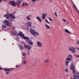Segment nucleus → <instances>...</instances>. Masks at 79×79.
Masks as SVG:
<instances>
[{"label": "nucleus", "instance_id": "1", "mask_svg": "<svg viewBox=\"0 0 79 79\" xmlns=\"http://www.w3.org/2000/svg\"><path fill=\"white\" fill-rule=\"evenodd\" d=\"M30 33H31V35L34 36V37H37V35H40L39 33L37 32L34 29L30 28Z\"/></svg>", "mask_w": 79, "mask_h": 79}, {"label": "nucleus", "instance_id": "2", "mask_svg": "<svg viewBox=\"0 0 79 79\" xmlns=\"http://www.w3.org/2000/svg\"><path fill=\"white\" fill-rule=\"evenodd\" d=\"M10 16L13 19H15V18H16V17L12 14H9V15L8 14H6L4 15V17H6L7 19L9 18H10Z\"/></svg>", "mask_w": 79, "mask_h": 79}, {"label": "nucleus", "instance_id": "3", "mask_svg": "<svg viewBox=\"0 0 79 79\" xmlns=\"http://www.w3.org/2000/svg\"><path fill=\"white\" fill-rule=\"evenodd\" d=\"M24 47L25 48H27L28 50H31L32 49V46L30 45H24Z\"/></svg>", "mask_w": 79, "mask_h": 79}, {"label": "nucleus", "instance_id": "4", "mask_svg": "<svg viewBox=\"0 0 79 79\" xmlns=\"http://www.w3.org/2000/svg\"><path fill=\"white\" fill-rule=\"evenodd\" d=\"M73 60V56L69 54L68 56V58H66L65 59L66 61H71Z\"/></svg>", "mask_w": 79, "mask_h": 79}, {"label": "nucleus", "instance_id": "5", "mask_svg": "<svg viewBox=\"0 0 79 79\" xmlns=\"http://www.w3.org/2000/svg\"><path fill=\"white\" fill-rule=\"evenodd\" d=\"M69 50L71 51L73 53L76 52V48L74 47H72L69 48Z\"/></svg>", "mask_w": 79, "mask_h": 79}, {"label": "nucleus", "instance_id": "6", "mask_svg": "<svg viewBox=\"0 0 79 79\" xmlns=\"http://www.w3.org/2000/svg\"><path fill=\"white\" fill-rule=\"evenodd\" d=\"M37 46L39 47H42V43L40 41H37L36 42Z\"/></svg>", "mask_w": 79, "mask_h": 79}, {"label": "nucleus", "instance_id": "7", "mask_svg": "<svg viewBox=\"0 0 79 79\" xmlns=\"http://www.w3.org/2000/svg\"><path fill=\"white\" fill-rule=\"evenodd\" d=\"M4 24H5V25H7V26L11 25V23H9V21L7 20H5L4 21Z\"/></svg>", "mask_w": 79, "mask_h": 79}, {"label": "nucleus", "instance_id": "8", "mask_svg": "<svg viewBox=\"0 0 79 79\" xmlns=\"http://www.w3.org/2000/svg\"><path fill=\"white\" fill-rule=\"evenodd\" d=\"M26 42H28L29 44V45H31L32 46V45H33L32 41L31 40H30V39L28 40H26Z\"/></svg>", "mask_w": 79, "mask_h": 79}, {"label": "nucleus", "instance_id": "9", "mask_svg": "<svg viewBox=\"0 0 79 79\" xmlns=\"http://www.w3.org/2000/svg\"><path fill=\"white\" fill-rule=\"evenodd\" d=\"M10 4L13 6H16V3L14 1H11L10 2Z\"/></svg>", "mask_w": 79, "mask_h": 79}, {"label": "nucleus", "instance_id": "10", "mask_svg": "<svg viewBox=\"0 0 79 79\" xmlns=\"http://www.w3.org/2000/svg\"><path fill=\"white\" fill-rule=\"evenodd\" d=\"M36 18L37 20H38L40 23H42V19H41L40 18V17L37 16L36 17Z\"/></svg>", "mask_w": 79, "mask_h": 79}, {"label": "nucleus", "instance_id": "11", "mask_svg": "<svg viewBox=\"0 0 79 79\" xmlns=\"http://www.w3.org/2000/svg\"><path fill=\"white\" fill-rule=\"evenodd\" d=\"M26 24L27 26H28L30 27H32V22H30L27 23Z\"/></svg>", "mask_w": 79, "mask_h": 79}, {"label": "nucleus", "instance_id": "12", "mask_svg": "<svg viewBox=\"0 0 79 79\" xmlns=\"http://www.w3.org/2000/svg\"><path fill=\"white\" fill-rule=\"evenodd\" d=\"M32 16V15H27L26 17V19L27 20H28V21L31 20V17Z\"/></svg>", "mask_w": 79, "mask_h": 79}, {"label": "nucleus", "instance_id": "13", "mask_svg": "<svg viewBox=\"0 0 79 79\" xmlns=\"http://www.w3.org/2000/svg\"><path fill=\"white\" fill-rule=\"evenodd\" d=\"M29 4L26 2H23L22 5V6H28Z\"/></svg>", "mask_w": 79, "mask_h": 79}, {"label": "nucleus", "instance_id": "14", "mask_svg": "<svg viewBox=\"0 0 79 79\" xmlns=\"http://www.w3.org/2000/svg\"><path fill=\"white\" fill-rule=\"evenodd\" d=\"M20 35V37H23L24 35L21 32H20L17 35Z\"/></svg>", "mask_w": 79, "mask_h": 79}, {"label": "nucleus", "instance_id": "15", "mask_svg": "<svg viewBox=\"0 0 79 79\" xmlns=\"http://www.w3.org/2000/svg\"><path fill=\"white\" fill-rule=\"evenodd\" d=\"M72 2L73 3V6L74 8L75 9V10H77V7H76V5H75V4H74V2H73V1H72V0H71Z\"/></svg>", "mask_w": 79, "mask_h": 79}, {"label": "nucleus", "instance_id": "16", "mask_svg": "<svg viewBox=\"0 0 79 79\" xmlns=\"http://www.w3.org/2000/svg\"><path fill=\"white\" fill-rule=\"evenodd\" d=\"M45 26L47 29H50V26H49L47 24H45Z\"/></svg>", "mask_w": 79, "mask_h": 79}, {"label": "nucleus", "instance_id": "17", "mask_svg": "<svg viewBox=\"0 0 79 79\" xmlns=\"http://www.w3.org/2000/svg\"><path fill=\"white\" fill-rule=\"evenodd\" d=\"M68 61V60L66 61L65 63V66L66 67H68V64H69V62Z\"/></svg>", "mask_w": 79, "mask_h": 79}, {"label": "nucleus", "instance_id": "18", "mask_svg": "<svg viewBox=\"0 0 79 79\" xmlns=\"http://www.w3.org/2000/svg\"><path fill=\"white\" fill-rule=\"evenodd\" d=\"M23 38L25 40H28L30 39L29 38V37L25 36L24 35L23 36Z\"/></svg>", "mask_w": 79, "mask_h": 79}, {"label": "nucleus", "instance_id": "19", "mask_svg": "<svg viewBox=\"0 0 79 79\" xmlns=\"http://www.w3.org/2000/svg\"><path fill=\"white\" fill-rule=\"evenodd\" d=\"M64 31L66 32V33H67V34H70V31L67 29H65Z\"/></svg>", "mask_w": 79, "mask_h": 79}, {"label": "nucleus", "instance_id": "20", "mask_svg": "<svg viewBox=\"0 0 79 79\" xmlns=\"http://www.w3.org/2000/svg\"><path fill=\"white\" fill-rule=\"evenodd\" d=\"M70 69L72 70H74V69H75V67H74V66L73 65H71L70 66Z\"/></svg>", "mask_w": 79, "mask_h": 79}, {"label": "nucleus", "instance_id": "21", "mask_svg": "<svg viewBox=\"0 0 79 79\" xmlns=\"http://www.w3.org/2000/svg\"><path fill=\"white\" fill-rule=\"evenodd\" d=\"M4 70L6 71V72H7L6 73V74H9V72H10V70H8V69H5Z\"/></svg>", "mask_w": 79, "mask_h": 79}, {"label": "nucleus", "instance_id": "22", "mask_svg": "<svg viewBox=\"0 0 79 79\" xmlns=\"http://www.w3.org/2000/svg\"><path fill=\"white\" fill-rule=\"evenodd\" d=\"M73 77L74 78H75L76 79H79V75H74L73 76Z\"/></svg>", "mask_w": 79, "mask_h": 79}, {"label": "nucleus", "instance_id": "23", "mask_svg": "<svg viewBox=\"0 0 79 79\" xmlns=\"http://www.w3.org/2000/svg\"><path fill=\"white\" fill-rule=\"evenodd\" d=\"M16 2L17 4L19 5V4H21V1H20V0H18Z\"/></svg>", "mask_w": 79, "mask_h": 79}, {"label": "nucleus", "instance_id": "24", "mask_svg": "<svg viewBox=\"0 0 79 79\" xmlns=\"http://www.w3.org/2000/svg\"><path fill=\"white\" fill-rule=\"evenodd\" d=\"M19 49L20 50H21L23 49V47L22 45H19Z\"/></svg>", "mask_w": 79, "mask_h": 79}, {"label": "nucleus", "instance_id": "25", "mask_svg": "<svg viewBox=\"0 0 79 79\" xmlns=\"http://www.w3.org/2000/svg\"><path fill=\"white\" fill-rule=\"evenodd\" d=\"M12 33L13 34V35H16V34H17V32L16 31H14L12 32Z\"/></svg>", "mask_w": 79, "mask_h": 79}, {"label": "nucleus", "instance_id": "26", "mask_svg": "<svg viewBox=\"0 0 79 79\" xmlns=\"http://www.w3.org/2000/svg\"><path fill=\"white\" fill-rule=\"evenodd\" d=\"M49 61V60L48 59L46 60H44L45 63H48Z\"/></svg>", "mask_w": 79, "mask_h": 79}, {"label": "nucleus", "instance_id": "27", "mask_svg": "<svg viewBox=\"0 0 79 79\" xmlns=\"http://www.w3.org/2000/svg\"><path fill=\"white\" fill-rule=\"evenodd\" d=\"M42 18L43 19H45V15H42Z\"/></svg>", "mask_w": 79, "mask_h": 79}, {"label": "nucleus", "instance_id": "28", "mask_svg": "<svg viewBox=\"0 0 79 79\" xmlns=\"http://www.w3.org/2000/svg\"><path fill=\"white\" fill-rule=\"evenodd\" d=\"M6 26L5 25H2V29H3L4 28H6Z\"/></svg>", "mask_w": 79, "mask_h": 79}, {"label": "nucleus", "instance_id": "29", "mask_svg": "<svg viewBox=\"0 0 79 79\" xmlns=\"http://www.w3.org/2000/svg\"><path fill=\"white\" fill-rule=\"evenodd\" d=\"M45 21L47 23H48V24H50V22H49L48 21V20H47V19H46Z\"/></svg>", "mask_w": 79, "mask_h": 79}, {"label": "nucleus", "instance_id": "30", "mask_svg": "<svg viewBox=\"0 0 79 79\" xmlns=\"http://www.w3.org/2000/svg\"><path fill=\"white\" fill-rule=\"evenodd\" d=\"M64 71H65V72H66V73H67V72L68 71V69L67 68H65Z\"/></svg>", "mask_w": 79, "mask_h": 79}, {"label": "nucleus", "instance_id": "31", "mask_svg": "<svg viewBox=\"0 0 79 79\" xmlns=\"http://www.w3.org/2000/svg\"><path fill=\"white\" fill-rule=\"evenodd\" d=\"M48 19H49V21H53V19H52V18L49 17L48 18Z\"/></svg>", "mask_w": 79, "mask_h": 79}, {"label": "nucleus", "instance_id": "32", "mask_svg": "<svg viewBox=\"0 0 79 79\" xmlns=\"http://www.w3.org/2000/svg\"><path fill=\"white\" fill-rule=\"evenodd\" d=\"M9 21H13V19L12 18H11L9 19Z\"/></svg>", "mask_w": 79, "mask_h": 79}, {"label": "nucleus", "instance_id": "33", "mask_svg": "<svg viewBox=\"0 0 79 79\" xmlns=\"http://www.w3.org/2000/svg\"><path fill=\"white\" fill-rule=\"evenodd\" d=\"M74 70L75 69L72 70V71H73V73L74 74H75L76 73V72Z\"/></svg>", "mask_w": 79, "mask_h": 79}, {"label": "nucleus", "instance_id": "34", "mask_svg": "<svg viewBox=\"0 0 79 79\" xmlns=\"http://www.w3.org/2000/svg\"><path fill=\"white\" fill-rule=\"evenodd\" d=\"M54 13L55 16H56L57 17H58V15H57L56 12H55Z\"/></svg>", "mask_w": 79, "mask_h": 79}, {"label": "nucleus", "instance_id": "35", "mask_svg": "<svg viewBox=\"0 0 79 79\" xmlns=\"http://www.w3.org/2000/svg\"><path fill=\"white\" fill-rule=\"evenodd\" d=\"M26 64V60H24L23 64Z\"/></svg>", "mask_w": 79, "mask_h": 79}, {"label": "nucleus", "instance_id": "36", "mask_svg": "<svg viewBox=\"0 0 79 79\" xmlns=\"http://www.w3.org/2000/svg\"><path fill=\"white\" fill-rule=\"evenodd\" d=\"M26 54L25 53H22V55L23 56H26V55H25Z\"/></svg>", "mask_w": 79, "mask_h": 79}, {"label": "nucleus", "instance_id": "37", "mask_svg": "<svg viewBox=\"0 0 79 79\" xmlns=\"http://www.w3.org/2000/svg\"><path fill=\"white\" fill-rule=\"evenodd\" d=\"M31 1L32 2H36L35 0H31Z\"/></svg>", "mask_w": 79, "mask_h": 79}, {"label": "nucleus", "instance_id": "38", "mask_svg": "<svg viewBox=\"0 0 79 79\" xmlns=\"http://www.w3.org/2000/svg\"><path fill=\"white\" fill-rule=\"evenodd\" d=\"M47 15V13H45V14H42V15H44V16H46V15Z\"/></svg>", "mask_w": 79, "mask_h": 79}, {"label": "nucleus", "instance_id": "39", "mask_svg": "<svg viewBox=\"0 0 79 79\" xmlns=\"http://www.w3.org/2000/svg\"><path fill=\"white\" fill-rule=\"evenodd\" d=\"M27 53H28V55H29L30 54V52H29V51H28L27 52Z\"/></svg>", "mask_w": 79, "mask_h": 79}, {"label": "nucleus", "instance_id": "40", "mask_svg": "<svg viewBox=\"0 0 79 79\" xmlns=\"http://www.w3.org/2000/svg\"><path fill=\"white\" fill-rule=\"evenodd\" d=\"M62 20L64 21V22H66V20L64 19H62Z\"/></svg>", "mask_w": 79, "mask_h": 79}, {"label": "nucleus", "instance_id": "41", "mask_svg": "<svg viewBox=\"0 0 79 79\" xmlns=\"http://www.w3.org/2000/svg\"><path fill=\"white\" fill-rule=\"evenodd\" d=\"M77 44L79 45V41L78 40H77Z\"/></svg>", "mask_w": 79, "mask_h": 79}, {"label": "nucleus", "instance_id": "42", "mask_svg": "<svg viewBox=\"0 0 79 79\" xmlns=\"http://www.w3.org/2000/svg\"><path fill=\"white\" fill-rule=\"evenodd\" d=\"M76 48L77 50H79V48H77V47H76Z\"/></svg>", "mask_w": 79, "mask_h": 79}, {"label": "nucleus", "instance_id": "43", "mask_svg": "<svg viewBox=\"0 0 79 79\" xmlns=\"http://www.w3.org/2000/svg\"><path fill=\"white\" fill-rule=\"evenodd\" d=\"M40 0H35L36 2L38 1H40Z\"/></svg>", "mask_w": 79, "mask_h": 79}, {"label": "nucleus", "instance_id": "44", "mask_svg": "<svg viewBox=\"0 0 79 79\" xmlns=\"http://www.w3.org/2000/svg\"><path fill=\"white\" fill-rule=\"evenodd\" d=\"M2 0H0V3L2 2Z\"/></svg>", "mask_w": 79, "mask_h": 79}, {"label": "nucleus", "instance_id": "45", "mask_svg": "<svg viewBox=\"0 0 79 79\" xmlns=\"http://www.w3.org/2000/svg\"><path fill=\"white\" fill-rule=\"evenodd\" d=\"M1 69H2V68H0V70H1Z\"/></svg>", "mask_w": 79, "mask_h": 79}, {"label": "nucleus", "instance_id": "46", "mask_svg": "<svg viewBox=\"0 0 79 79\" xmlns=\"http://www.w3.org/2000/svg\"><path fill=\"white\" fill-rule=\"evenodd\" d=\"M72 79H76L75 78H73Z\"/></svg>", "mask_w": 79, "mask_h": 79}, {"label": "nucleus", "instance_id": "47", "mask_svg": "<svg viewBox=\"0 0 79 79\" xmlns=\"http://www.w3.org/2000/svg\"><path fill=\"white\" fill-rule=\"evenodd\" d=\"M15 67H16V68H17V65H16V66H15Z\"/></svg>", "mask_w": 79, "mask_h": 79}, {"label": "nucleus", "instance_id": "48", "mask_svg": "<svg viewBox=\"0 0 79 79\" xmlns=\"http://www.w3.org/2000/svg\"><path fill=\"white\" fill-rule=\"evenodd\" d=\"M32 59H33V60H34V58H33Z\"/></svg>", "mask_w": 79, "mask_h": 79}, {"label": "nucleus", "instance_id": "49", "mask_svg": "<svg viewBox=\"0 0 79 79\" xmlns=\"http://www.w3.org/2000/svg\"><path fill=\"white\" fill-rule=\"evenodd\" d=\"M4 1H6V0H3Z\"/></svg>", "mask_w": 79, "mask_h": 79}, {"label": "nucleus", "instance_id": "50", "mask_svg": "<svg viewBox=\"0 0 79 79\" xmlns=\"http://www.w3.org/2000/svg\"><path fill=\"white\" fill-rule=\"evenodd\" d=\"M78 11V12L79 13V11H78V10H77Z\"/></svg>", "mask_w": 79, "mask_h": 79}, {"label": "nucleus", "instance_id": "51", "mask_svg": "<svg viewBox=\"0 0 79 79\" xmlns=\"http://www.w3.org/2000/svg\"><path fill=\"white\" fill-rule=\"evenodd\" d=\"M50 1H51L52 2V0H50Z\"/></svg>", "mask_w": 79, "mask_h": 79}]
</instances>
